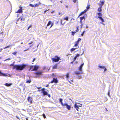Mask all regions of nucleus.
<instances>
[{"mask_svg":"<svg viewBox=\"0 0 120 120\" xmlns=\"http://www.w3.org/2000/svg\"><path fill=\"white\" fill-rule=\"evenodd\" d=\"M60 60V58L57 56L55 57L54 58H52V60L53 62V61L55 62H58Z\"/></svg>","mask_w":120,"mask_h":120,"instance_id":"obj_3","label":"nucleus"},{"mask_svg":"<svg viewBox=\"0 0 120 120\" xmlns=\"http://www.w3.org/2000/svg\"><path fill=\"white\" fill-rule=\"evenodd\" d=\"M71 35L74 36L75 33L73 31H71Z\"/></svg>","mask_w":120,"mask_h":120,"instance_id":"obj_34","label":"nucleus"},{"mask_svg":"<svg viewBox=\"0 0 120 120\" xmlns=\"http://www.w3.org/2000/svg\"><path fill=\"white\" fill-rule=\"evenodd\" d=\"M28 49H27L25 50H24V52L28 50Z\"/></svg>","mask_w":120,"mask_h":120,"instance_id":"obj_60","label":"nucleus"},{"mask_svg":"<svg viewBox=\"0 0 120 120\" xmlns=\"http://www.w3.org/2000/svg\"><path fill=\"white\" fill-rule=\"evenodd\" d=\"M102 22H100V23L104 25H105V24L104 23H103Z\"/></svg>","mask_w":120,"mask_h":120,"instance_id":"obj_62","label":"nucleus"},{"mask_svg":"<svg viewBox=\"0 0 120 120\" xmlns=\"http://www.w3.org/2000/svg\"><path fill=\"white\" fill-rule=\"evenodd\" d=\"M46 87H49V85L48 84L46 86Z\"/></svg>","mask_w":120,"mask_h":120,"instance_id":"obj_61","label":"nucleus"},{"mask_svg":"<svg viewBox=\"0 0 120 120\" xmlns=\"http://www.w3.org/2000/svg\"><path fill=\"white\" fill-rule=\"evenodd\" d=\"M51 21H49L48 22L47 25V26H49L50 25H51Z\"/></svg>","mask_w":120,"mask_h":120,"instance_id":"obj_25","label":"nucleus"},{"mask_svg":"<svg viewBox=\"0 0 120 120\" xmlns=\"http://www.w3.org/2000/svg\"><path fill=\"white\" fill-rule=\"evenodd\" d=\"M35 60H36L35 58H34L32 62H34Z\"/></svg>","mask_w":120,"mask_h":120,"instance_id":"obj_56","label":"nucleus"},{"mask_svg":"<svg viewBox=\"0 0 120 120\" xmlns=\"http://www.w3.org/2000/svg\"><path fill=\"white\" fill-rule=\"evenodd\" d=\"M45 89L44 88L41 89V93H43V96H45L47 95L48 93V92H47V91H45Z\"/></svg>","mask_w":120,"mask_h":120,"instance_id":"obj_4","label":"nucleus"},{"mask_svg":"<svg viewBox=\"0 0 120 120\" xmlns=\"http://www.w3.org/2000/svg\"><path fill=\"white\" fill-rule=\"evenodd\" d=\"M11 58H9L8 59H6L4 61H5L7 60H11Z\"/></svg>","mask_w":120,"mask_h":120,"instance_id":"obj_39","label":"nucleus"},{"mask_svg":"<svg viewBox=\"0 0 120 120\" xmlns=\"http://www.w3.org/2000/svg\"><path fill=\"white\" fill-rule=\"evenodd\" d=\"M69 73H67V74L66 75V78L68 79V78L69 77Z\"/></svg>","mask_w":120,"mask_h":120,"instance_id":"obj_23","label":"nucleus"},{"mask_svg":"<svg viewBox=\"0 0 120 120\" xmlns=\"http://www.w3.org/2000/svg\"><path fill=\"white\" fill-rule=\"evenodd\" d=\"M78 48H79V46H78L77 47H76L75 48H73L71 49V52H73L76 49Z\"/></svg>","mask_w":120,"mask_h":120,"instance_id":"obj_17","label":"nucleus"},{"mask_svg":"<svg viewBox=\"0 0 120 120\" xmlns=\"http://www.w3.org/2000/svg\"><path fill=\"white\" fill-rule=\"evenodd\" d=\"M40 4L41 3L40 2L38 4H34V7H37L39 5H40Z\"/></svg>","mask_w":120,"mask_h":120,"instance_id":"obj_22","label":"nucleus"},{"mask_svg":"<svg viewBox=\"0 0 120 120\" xmlns=\"http://www.w3.org/2000/svg\"><path fill=\"white\" fill-rule=\"evenodd\" d=\"M76 30H78V31H79V29H78V26H77V29Z\"/></svg>","mask_w":120,"mask_h":120,"instance_id":"obj_59","label":"nucleus"},{"mask_svg":"<svg viewBox=\"0 0 120 120\" xmlns=\"http://www.w3.org/2000/svg\"><path fill=\"white\" fill-rule=\"evenodd\" d=\"M42 116L44 119L46 118V116H45V114H43L42 115Z\"/></svg>","mask_w":120,"mask_h":120,"instance_id":"obj_38","label":"nucleus"},{"mask_svg":"<svg viewBox=\"0 0 120 120\" xmlns=\"http://www.w3.org/2000/svg\"><path fill=\"white\" fill-rule=\"evenodd\" d=\"M49 9H48V10H47L46 9V10H45V11L47 12V11H49Z\"/></svg>","mask_w":120,"mask_h":120,"instance_id":"obj_63","label":"nucleus"},{"mask_svg":"<svg viewBox=\"0 0 120 120\" xmlns=\"http://www.w3.org/2000/svg\"><path fill=\"white\" fill-rule=\"evenodd\" d=\"M82 67L80 66L79 68V71H82Z\"/></svg>","mask_w":120,"mask_h":120,"instance_id":"obj_27","label":"nucleus"},{"mask_svg":"<svg viewBox=\"0 0 120 120\" xmlns=\"http://www.w3.org/2000/svg\"><path fill=\"white\" fill-rule=\"evenodd\" d=\"M77 58L75 56L73 59V61H75L76 60V59Z\"/></svg>","mask_w":120,"mask_h":120,"instance_id":"obj_47","label":"nucleus"},{"mask_svg":"<svg viewBox=\"0 0 120 120\" xmlns=\"http://www.w3.org/2000/svg\"><path fill=\"white\" fill-rule=\"evenodd\" d=\"M42 72L41 71H38L35 73V75L37 77L39 76L40 75L42 74Z\"/></svg>","mask_w":120,"mask_h":120,"instance_id":"obj_10","label":"nucleus"},{"mask_svg":"<svg viewBox=\"0 0 120 120\" xmlns=\"http://www.w3.org/2000/svg\"><path fill=\"white\" fill-rule=\"evenodd\" d=\"M37 88L38 89H39V90H38V91H41V90H40V89H41V87H37Z\"/></svg>","mask_w":120,"mask_h":120,"instance_id":"obj_35","label":"nucleus"},{"mask_svg":"<svg viewBox=\"0 0 120 120\" xmlns=\"http://www.w3.org/2000/svg\"><path fill=\"white\" fill-rule=\"evenodd\" d=\"M20 20L21 21H23L25 19L24 18H21Z\"/></svg>","mask_w":120,"mask_h":120,"instance_id":"obj_41","label":"nucleus"},{"mask_svg":"<svg viewBox=\"0 0 120 120\" xmlns=\"http://www.w3.org/2000/svg\"><path fill=\"white\" fill-rule=\"evenodd\" d=\"M79 23L81 24H82V20H80V21L79 22Z\"/></svg>","mask_w":120,"mask_h":120,"instance_id":"obj_52","label":"nucleus"},{"mask_svg":"<svg viewBox=\"0 0 120 120\" xmlns=\"http://www.w3.org/2000/svg\"><path fill=\"white\" fill-rule=\"evenodd\" d=\"M79 44L78 43V42H75L74 45L75 46V47H77L78 46Z\"/></svg>","mask_w":120,"mask_h":120,"instance_id":"obj_24","label":"nucleus"},{"mask_svg":"<svg viewBox=\"0 0 120 120\" xmlns=\"http://www.w3.org/2000/svg\"><path fill=\"white\" fill-rule=\"evenodd\" d=\"M10 47V46H9V45L8 46H7L6 47H5L4 48V49H7V48H9Z\"/></svg>","mask_w":120,"mask_h":120,"instance_id":"obj_45","label":"nucleus"},{"mask_svg":"<svg viewBox=\"0 0 120 120\" xmlns=\"http://www.w3.org/2000/svg\"><path fill=\"white\" fill-rule=\"evenodd\" d=\"M103 69H104V71H105L107 70L106 68H105V66L104 67V68H103Z\"/></svg>","mask_w":120,"mask_h":120,"instance_id":"obj_42","label":"nucleus"},{"mask_svg":"<svg viewBox=\"0 0 120 120\" xmlns=\"http://www.w3.org/2000/svg\"><path fill=\"white\" fill-rule=\"evenodd\" d=\"M17 53V52H14L12 53V54H13L14 55H15Z\"/></svg>","mask_w":120,"mask_h":120,"instance_id":"obj_46","label":"nucleus"},{"mask_svg":"<svg viewBox=\"0 0 120 120\" xmlns=\"http://www.w3.org/2000/svg\"><path fill=\"white\" fill-rule=\"evenodd\" d=\"M98 15H99V16H102V14L101 13L99 12L98 13Z\"/></svg>","mask_w":120,"mask_h":120,"instance_id":"obj_30","label":"nucleus"},{"mask_svg":"<svg viewBox=\"0 0 120 120\" xmlns=\"http://www.w3.org/2000/svg\"><path fill=\"white\" fill-rule=\"evenodd\" d=\"M110 89L109 88V90L108 92V95L109 96V97H111V96L110 94Z\"/></svg>","mask_w":120,"mask_h":120,"instance_id":"obj_20","label":"nucleus"},{"mask_svg":"<svg viewBox=\"0 0 120 120\" xmlns=\"http://www.w3.org/2000/svg\"><path fill=\"white\" fill-rule=\"evenodd\" d=\"M16 117L19 120H20L19 119V117L18 116H16Z\"/></svg>","mask_w":120,"mask_h":120,"instance_id":"obj_58","label":"nucleus"},{"mask_svg":"<svg viewBox=\"0 0 120 120\" xmlns=\"http://www.w3.org/2000/svg\"><path fill=\"white\" fill-rule=\"evenodd\" d=\"M85 31H83V32L82 33V34H81V35L82 36H83V35H84V33H85Z\"/></svg>","mask_w":120,"mask_h":120,"instance_id":"obj_37","label":"nucleus"},{"mask_svg":"<svg viewBox=\"0 0 120 120\" xmlns=\"http://www.w3.org/2000/svg\"><path fill=\"white\" fill-rule=\"evenodd\" d=\"M98 18H99V19L101 20L102 22H105L104 19L102 18L101 16H98Z\"/></svg>","mask_w":120,"mask_h":120,"instance_id":"obj_15","label":"nucleus"},{"mask_svg":"<svg viewBox=\"0 0 120 120\" xmlns=\"http://www.w3.org/2000/svg\"><path fill=\"white\" fill-rule=\"evenodd\" d=\"M64 19L67 21H68V17H66L64 18Z\"/></svg>","mask_w":120,"mask_h":120,"instance_id":"obj_29","label":"nucleus"},{"mask_svg":"<svg viewBox=\"0 0 120 120\" xmlns=\"http://www.w3.org/2000/svg\"><path fill=\"white\" fill-rule=\"evenodd\" d=\"M80 56V54H77L76 56H75L77 58L79 57Z\"/></svg>","mask_w":120,"mask_h":120,"instance_id":"obj_36","label":"nucleus"},{"mask_svg":"<svg viewBox=\"0 0 120 120\" xmlns=\"http://www.w3.org/2000/svg\"><path fill=\"white\" fill-rule=\"evenodd\" d=\"M77 0H73V1L75 3L76 2Z\"/></svg>","mask_w":120,"mask_h":120,"instance_id":"obj_57","label":"nucleus"},{"mask_svg":"<svg viewBox=\"0 0 120 120\" xmlns=\"http://www.w3.org/2000/svg\"><path fill=\"white\" fill-rule=\"evenodd\" d=\"M81 39L80 38H79L77 40V41H76V42H78V43L79 44V41H80L81 40Z\"/></svg>","mask_w":120,"mask_h":120,"instance_id":"obj_32","label":"nucleus"},{"mask_svg":"<svg viewBox=\"0 0 120 120\" xmlns=\"http://www.w3.org/2000/svg\"><path fill=\"white\" fill-rule=\"evenodd\" d=\"M77 31H78V30H76L75 31H73L74 32L75 34L76 32H77Z\"/></svg>","mask_w":120,"mask_h":120,"instance_id":"obj_53","label":"nucleus"},{"mask_svg":"<svg viewBox=\"0 0 120 120\" xmlns=\"http://www.w3.org/2000/svg\"><path fill=\"white\" fill-rule=\"evenodd\" d=\"M81 29L82 28V27L83 26V24H81Z\"/></svg>","mask_w":120,"mask_h":120,"instance_id":"obj_51","label":"nucleus"},{"mask_svg":"<svg viewBox=\"0 0 120 120\" xmlns=\"http://www.w3.org/2000/svg\"><path fill=\"white\" fill-rule=\"evenodd\" d=\"M63 99L61 98H60L59 99V101L60 103H61L62 106H63L64 104L63 103L62 101Z\"/></svg>","mask_w":120,"mask_h":120,"instance_id":"obj_14","label":"nucleus"},{"mask_svg":"<svg viewBox=\"0 0 120 120\" xmlns=\"http://www.w3.org/2000/svg\"><path fill=\"white\" fill-rule=\"evenodd\" d=\"M38 67L36 65H35L34 66V68L32 70V71H36L38 69Z\"/></svg>","mask_w":120,"mask_h":120,"instance_id":"obj_12","label":"nucleus"},{"mask_svg":"<svg viewBox=\"0 0 120 120\" xmlns=\"http://www.w3.org/2000/svg\"><path fill=\"white\" fill-rule=\"evenodd\" d=\"M75 73L77 75L80 74H82L83 73L82 71H76L75 72Z\"/></svg>","mask_w":120,"mask_h":120,"instance_id":"obj_11","label":"nucleus"},{"mask_svg":"<svg viewBox=\"0 0 120 120\" xmlns=\"http://www.w3.org/2000/svg\"><path fill=\"white\" fill-rule=\"evenodd\" d=\"M105 1H103V0H102L101 1L100 0V3L98 4L99 7L98 8V11L99 12H101L102 11V6L104 5Z\"/></svg>","mask_w":120,"mask_h":120,"instance_id":"obj_2","label":"nucleus"},{"mask_svg":"<svg viewBox=\"0 0 120 120\" xmlns=\"http://www.w3.org/2000/svg\"><path fill=\"white\" fill-rule=\"evenodd\" d=\"M12 85V84L11 83H6L5 84V85L7 86H11Z\"/></svg>","mask_w":120,"mask_h":120,"instance_id":"obj_18","label":"nucleus"},{"mask_svg":"<svg viewBox=\"0 0 120 120\" xmlns=\"http://www.w3.org/2000/svg\"><path fill=\"white\" fill-rule=\"evenodd\" d=\"M77 31H78V30H76L75 31H73L74 32L75 34L76 32H77Z\"/></svg>","mask_w":120,"mask_h":120,"instance_id":"obj_54","label":"nucleus"},{"mask_svg":"<svg viewBox=\"0 0 120 120\" xmlns=\"http://www.w3.org/2000/svg\"><path fill=\"white\" fill-rule=\"evenodd\" d=\"M31 25H30L29 26L27 29V30H29V29L31 27Z\"/></svg>","mask_w":120,"mask_h":120,"instance_id":"obj_48","label":"nucleus"},{"mask_svg":"<svg viewBox=\"0 0 120 120\" xmlns=\"http://www.w3.org/2000/svg\"><path fill=\"white\" fill-rule=\"evenodd\" d=\"M29 6L32 7H34V5H33L32 4H30L29 5Z\"/></svg>","mask_w":120,"mask_h":120,"instance_id":"obj_33","label":"nucleus"},{"mask_svg":"<svg viewBox=\"0 0 120 120\" xmlns=\"http://www.w3.org/2000/svg\"><path fill=\"white\" fill-rule=\"evenodd\" d=\"M27 100L30 103V104H32V103L33 99L30 96L28 97Z\"/></svg>","mask_w":120,"mask_h":120,"instance_id":"obj_8","label":"nucleus"},{"mask_svg":"<svg viewBox=\"0 0 120 120\" xmlns=\"http://www.w3.org/2000/svg\"><path fill=\"white\" fill-rule=\"evenodd\" d=\"M58 80L56 78H53V80L50 83H52L53 82H55L56 83H58Z\"/></svg>","mask_w":120,"mask_h":120,"instance_id":"obj_7","label":"nucleus"},{"mask_svg":"<svg viewBox=\"0 0 120 120\" xmlns=\"http://www.w3.org/2000/svg\"><path fill=\"white\" fill-rule=\"evenodd\" d=\"M15 62H14L12 64H11L10 65V66H13V69H16L17 70L21 71L25 68L27 65L26 64H23L21 65H14V64Z\"/></svg>","mask_w":120,"mask_h":120,"instance_id":"obj_1","label":"nucleus"},{"mask_svg":"<svg viewBox=\"0 0 120 120\" xmlns=\"http://www.w3.org/2000/svg\"><path fill=\"white\" fill-rule=\"evenodd\" d=\"M47 95H48L49 97V98L51 96L49 94H48Z\"/></svg>","mask_w":120,"mask_h":120,"instance_id":"obj_55","label":"nucleus"},{"mask_svg":"<svg viewBox=\"0 0 120 120\" xmlns=\"http://www.w3.org/2000/svg\"><path fill=\"white\" fill-rule=\"evenodd\" d=\"M88 28V27L87 26H86V28Z\"/></svg>","mask_w":120,"mask_h":120,"instance_id":"obj_64","label":"nucleus"},{"mask_svg":"<svg viewBox=\"0 0 120 120\" xmlns=\"http://www.w3.org/2000/svg\"><path fill=\"white\" fill-rule=\"evenodd\" d=\"M63 106H66L65 107L68 110H70L71 108V105H68L67 103H64Z\"/></svg>","mask_w":120,"mask_h":120,"instance_id":"obj_5","label":"nucleus"},{"mask_svg":"<svg viewBox=\"0 0 120 120\" xmlns=\"http://www.w3.org/2000/svg\"><path fill=\"white\" fill-rule=\"evenodd\" d=\"M31 82V80H27V81L26 82V83H30V82Z\"/></svg>","mask_w":120,"mask_h":120,"instance_id":"obj_31","label":"nucleus"},{"mask_svg":"<svg viewBox=\"0 0 120 120\" xmlns=\"http://www.w3.org/2000/svg\"><path fill=\"white\" fill-rule=\"evenodd\" d=\"M104 66H102L99 65L98 66V67H99L98 69L99 68H103Z\"/></svg>","mask_w":120,"mask_h":120,"instance_id":"obj_26","label":"nucleus"},{"mask_svg":"<svg viewBox=\"0 0 120 120\" xmlns=\"http://www.w3.org/2000/svg\"><path fill=\"white\" fill-rule=\"evenodd\" d=\"M84 63L82 64L80 66L81 67H82L84 65Z\"/></svg>","mask_w":120,"mask_h":120,"instance_id":"obj_49","label":"nucleus"},{"mask_svg":"<svg viewBox=\"0 0 120 120\" xmlns=\"http://www.w3.org/2000/svg\"><path fill=\"white\" fill-rule=\"evenodd\" d=\"M3 40L2 39H0V43L2 42Z\"/></svg>","mask_w":120,"mask_h":120,"instance_id":"obj_50","label":"nucleus"},{"mask_svg":"<svg viewBox=\"0 0 120 120\" xmlns=\"http://www.w3.org/2000/svg\"><path fill=\"white\" fill-rule=\"evenodd\" d=\"M20 9H18V11L16 12L17 13H21L22 12V7L20 6L19 7Z\"/></svg>","mask_w":120,"mask_h":120,"instance_id":"obj_9","label":"nucleus"},{"mask_svg":"<svg viewBox=\"0 0 120 120\" xmlns=\"http://www.w3.org/2000/svg\"><path fill=\"white\" fill-rule=\"evenodd\" d=\"M82 106V104H80V105H77L76 103L74 105V107L75 108L76 110L79 111V107H81Z\"/></svg>","mask_w":120,"mask_h":120,"instance_id":"obj_6","label":"nucleus"},{"mask_svg":"<svg viewBox=\"0 0 120 120\" xmlns=\"http://www.w3.org/2000/svg\"><path fill=\"white\" fill-rule=\"evenodd\" d=\"M90 8L89 6H88L86 7V10H87V11Z\"/></svg>","mask_w":120,"mask_h":120,"instance_id":"obj_44","label":"nucleus"},{"mask_svg":"<svg viewBox=\"0 0 120 120\" xmlns=\"http://www.w3.org/2000/svg\"><path fill=\"white\" fill-rule=\"evenodd\" d=\"M80 20H83V19H84V20L85 19V18L84 16H83L82 17H81L80 18Z\"/></svg>","mask_w":120,"mask_h":120,"instance_id":"obj_19","label":"nucleus"},{"mask_svg":"<svg viewBox=\"0 0 120 120\" xmlns=\"http://www.w3.org/2000/svg\"><path fill=\"white\" fill-rule=\"evenodd\" d=\"M51 26L50 27H49V29L51 28L52 26H53V23H51Z\"/></svg>","mask_w":120,"mask_h":120,"instance_id":"obj_43","label":"nucleus"},{"mask_svg":"<svg viewBox=\"0 0 120 120\" xmlns=\"http://www.w3.org/2000/svg\"><path fill=\"white\" fill-rule=\"evenodd\" d=\"M87 11V10H85L81 12L80 15H79V16L82 15L85 13Z\"/></svg>","mask_w":120,"mask_h":120,"instance_id":"obj_13","label":"nucleus"},{"mask_svg":"<svg viewBox=\"0 0 120 120\" xmlns=\"http://www.w3.org/2000/svg\"><path fill=\"white\" fill-rule=\"evenodd\" d=\"M0 76H6L7 75L5 74L2 72L0 70Z\"/></svg>","mask_w":120,"mask_h":120,"instance_id":"obj_16","label":"nucleus"},{"mask_svg":"<svg viewBox=\"0 0 120 120\" xmlns=\"http://www.w3.org/2000/svg\"><path fill=\"white\" fill-rule=\"evenodd\" d=\"M55 64L54 66L52 68L53 69H56L57 68V64Z\"/></svg>","mask_w":120,"mask_h":120,"instance_id":"obj_21","label":"nucleus"},{"mask_svg":"<svg viewBox=\"0 0 120 120\" xmlns=\"http://www.w3.org/2000/svg\"><path fill=\"white\" fill-rule=\"evenodd\" d=\"M34 66H31L30 67V69H32H32H33V68H34Z\"/></svg>","mask_w":120,"mask_h":120,"instance_id":"obj_40","label":"nucleus"},{"mask_svg":"<svg viewBox=\"0 0 120 120\" xmlns=\"http://www.w3.org/2000/svg\"><path fill=\"white\" fill-rule=\"evenodd\" d=\"M78 78V79H80L82 78L81 75H77Z\"/></svg>","mask_w":120,"mask_h":120,"instance_id":"obj_28","label":"nucleus"}]
</instances>
